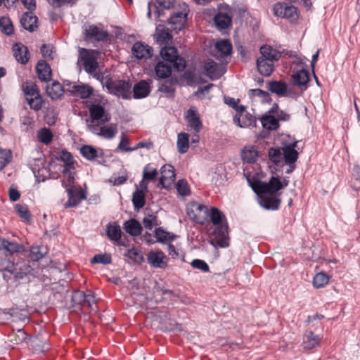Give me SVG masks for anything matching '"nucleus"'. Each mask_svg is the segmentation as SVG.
I'll list each match as a JSON object with an SVG mask.
<instances>
[{"label":"nucleus","instance_id":"41","mask_svg":"<svg viewBox=\"0 0 360 360\" xmlns=\"http://www.w3.org/2000/svg\"><path fill=\"white\" fill-rule=\"evenodd\" d=\"M257 155L258 153L255 146L245 147L241 152V157L243 160L248 163L255 162Z\"/></svg>","mask_w":360,"mask_h":360},{"label":"nucleus","instance_id":"6","mask_svg":"<svg viewBox=\"0 0 360 360\" xmlns=\"http://www.w3.org/2000/svg\"><path fill=\"white\" fill-rule=\"evenodd\" d=\"M232 17L231 8L227 5H220L214 18V25L219 30L227 29L231 26Z\"/></svg>","mask_w":360,"mask_h":360},{"label":"nucleus","instance_id":"2","mask_svg":"<svg viewBox=\"0 0 360 360\" xmlns=\"http://www.w3.org/2000/svg\"><path fill=\"white\" fill-rule=\"evenodd\" d=\"M101 82L103 86L107 89L108 93L117 97H121L123 99L131 98V84L129 81L102 77Z\"/></svg>","mask_w":360,"mask_h":360},{"label":"nucleus","instance_id":"26","mask_svg":"<svg viewBox=\"0 0 360 360\" xmlns=\"http://www.w3.org/2000/svg\"><path fill=\"white\" fill-rule=\"evenodd\" d=\"M321 338L312 331L307 330L303 336V347L305 349H311L319 346Z\"/></svg>","mask_w":360,"mask_h":360},{"label":"nucleus","instance_id":"34","mask_svg":"<svg viewBox=\"0 0 360 360\" xmlns=\"http://www.w3.org/2000/svg\"><path fill=\"white\" fill-rule=\"evenodd\" d=\"M124 229L127 233L133 236L141 235L142 231L141 224L134 219L126 221L124 224Z\"/></svg>","mask_w":360,"mask_h":360},{"label":"nucleus","instance_id":"9","mask_svg":"<svg viewBox=\"0 0 360 360\" xmlns=\"http://www.w3.org/2000/svg\"><path fill=\"white\" fill-rule=\"evenodd\" d=\"M68 200L65 204V207H75L77 206L82 200L86 198V193L81 188L74 187L67 188Z\"/></svg>","mask_w":360,"mask_h":360},{"label":"nucleus","instance_id":"20","mask_svg":"<svg viewBox=\"0 0 360 360\" xmlns=\"http://www.w3.org/2000/svg\"><path fill=\"white\" fill-rule=\"evenodd\" d=\"M13 55L16 60L22 65L26 64L29 60L28 49L21 43H17L14 45Z\"/></svg>","mask_w":360,"mask_h":360},{"label":"nucleus","instance_id":"36","mask_svg":"<svg viewBox=\"0 0 360 360\" xmlns=\"http://www.w3.org/2000/svg\"><path fill=\"white\" fill-rule=\"evenodd\" d=\"M208 215L207 223L212 221L217 227L225 226V224H222V221L225 217L217 208L212 207L209 210Z\"/></svg>","mask_w":360,"mask_h":360},{"label":"nucleus","instance_id":"63","mask_svg":"<svg viewBox=\"0 0 360 360\" xmlns=\"http://www.w3.org/2000/svg\"><path fill=\"white\" fill-rule=\"evenodd\" d=\"M43 57L47 60L53 59V47L50 44H43L41 47Z\"/></svg>","mask_w":360,"mask_h":360},{"label":"nucleus","instance_id":"13","mask_svg":"<svg viewBox=\"0 0 360 360\" xmlns=\"http://www.w3.org/2000/svg\"><path fill=\"white\" fill-rule=\"evenodd\" d=\"M131 51L136 58L147 59L152 56L153 50L148 44L138 41L133 45Z\"/></svg>","mask_w":360,"mask_h":360},{"label":"nucleus","instance_id":"33","mask_svg":"<svg viewBox=\"0 0 360 360\" xmlns=\"http://www.w3.org/2000/svg\"><path fill=\"white\" fill-rule=\"evenodd\" d=\"M153 299L156 302H162L165 299L164 296H168L169 297L173 295L172 290L165 288L164 286L160 285L158 283H156L153 288Z\"/></svg>","mask_w":360,"mask_h":360},{"label":"nucleus","instance_id":"7","mask_svg":"<svg viewBox=\"0 0 360 360\" xmlns=\"http://www.w3.org/2000/svg\"><path fill=\"white\" fill-rule=\"evenodd\" d=\"M274 15L278 17L284 18L290 22H295L298 19L297 8L286 3H277L274 6Z\"/></svg>","mask_w":360,"mask_h":360},{"label":"nucleus","instance_id":"32","mask_svg":"<svg viewBox=\"0 0 360 360\" xmlns=\"http://www.w3.org/2000/svg\"><path fill=\"white\" fill-rule=\"evenodd\" d=\"M274 63L262 57L257 59V70L261 75L264 76L270 75L274 71Z\"/></svg>","mask_w":360,"mask_h":360},{"label":"nucleus","instance_id":"12","mask_svg":"<svg viewBox=\"0 0 360 360\" xmlns=\"http://www.w3.org/2000/svg\"><path fill=\"white\" fill-rule=\"evenodd\" d=\"M167 260V256L162 251H150L147 256L148 263L153 268L165 269Z\"/></svg>","mask_w":360,"mask_h":360},{"label":"nucleus","instance_id":"61","mask_svg":"<svg viewBox=\"0 0 360 360\" xmlns=\"http://www.w3.org/2000/svg\"><path fill=\"white\" fill-rule=\"evenodd\" d=\"M0 27L2 28V31L7 35H11L13 33V27L7 18H2L0 19Z\"/></svg>","mask_w":360,"mask_h":360},{"label":"nucleus","instance_id":"23","mask_svg":"<svg viewBox=\"0 0 360 360\" xmlns=\"http://www.w3.org/2000/svg\"><path fill=\"white\" fill-rule=\"evenodd\" d=\"M260 53L262 58L267 60L274 63L278 61L281 57V53L269 45H263L260 48Z\"/></svg>","mask_w":360,"mask_h":360},{"label":"nucleus","instance_id":"11","mask_svg":"<svg viewBox=\"0 0 360 360\" xmlns=\"http://www.w3.org/2000/svg\"><path fill=\"white\" fill-rule=\"evenodd\" d=\"M258 202L261 207L268 210H278L280 207L281 200L277 195H258Z\"/></svg>","mask_w":360,"mask_h":360},{"label":"nucleus","instance_id":"22","mask_svg":"<svg viewBox=\"0 0 360 360\" xmlns=\"http://www.w3.org/2000/svg\"><path fill=\"white\" fill-rule=\"evenodd\" d=\"M85 35L89 39H94L96 41H103L108 37V33L100 30L97 26L91 25L85 29Z\"/></svg>","mask_w":360,"mask_h":360},{"label":"nucleus","instance_id":"58","mask_svg":"<svg viewBox=\"0 0 360 360\" xmlns=\"http://www.w3.org/2000/svg\"><path fill=\"white\" fill-rule=\"evenodd\" d=\"M125 255L135 262L141 263L143 260V257L141 251L137 248H133L128 250Z\"/></svg>","mask_w":360,"mask_h":360},{"label":"nucleus","instance_id":"50","mask_svg":"<svg viewBox=\"0 0 360 360\" xmlns=\"http://www.w3.org/2000/svg\"><path fill=\"white\" fill-rule=\"evenodd\" d=\"M329 276L323 273L320 272L315 275L313 279V285L316 288H323L328 283Z\"/></svg>","mask_w":360,"mask_h":360},{"label":"nucleus","instance_id":"64","mask_svg":"<svg viewBox=\"0 0 360 360\" xmlns=\"http://www.w3.org/2000/svg\"><path fill=\"white\" fill-rule=\"evenodd\" d=\"M171 39V34L165 30H160L157 34V41L160 44L167 43Z\"/></svg>","mask_w":360,"mask_h":360},{"label":"nucleus","instance_id":"42","mask_svg":"<svg viewBox=\"0 0 360 360\" xmlns=\"http://www.w3.org/2000/svg\"><path fill=\"white\" fill-rule=\"evenodd\" d=\"M60 160L65 163L63 172V174L70 172V170L72 168H74L73 165L75 163V160L70 152H68L65 150H62L60 154Z\"/></svg>","mask_w":360,"mask_h":360},{"label":"nucleus","instance_id":"19","mask_svg":"<svg viewBox=\"0 0 360 360\" xmlns=\"http://www.w3.org/2000/svg\"><path fill=\"white\" fill-rule=\"evenodd\" d=\"M150 92L149 82L146 80H141L136 83L133 88V97L135 99H140L148 96Z\"/></svg>","mask_w":360,"mask_h":360},{"label":"nucleus","instance_id":"25","mask_svg":"<svg viewBox=\"0 0 360 360\" xmlns=\"http://www.w3.org/2000/svg\"><path fill=\"white\" fill-rule=\"evenodd\" d=\"M46 93L52 100H59L64 94L63 86L57 81L46 86Z\"/></svg>","mask_w":360,"mask_h":360},{"label":"nucleus","instance_id":"44","mask_svg":"<svg viewBox=\"0 0 360 360\" xmlns=\"http://www.w3.org/2000/svg\"><path fill=\"white\" fill-rule=\"evenodd\" d=\"M22 89L26 100H27L29 97H34L40 94L37 86L32 82L27 81L24 82L22 84Z\"/></svg>","mask_w":360,"mask_h":360},{"label":"nucleus","instance_id":"45","mask_svg":"<svg viewBox=\"0 0 360 360\" xmlns=\"http://www.w3.org/2000/svg\"><path fill=\"white\" fill-rule=\"evenodd\" d=\"M155 236L157 238V241L162 243L172 241L176 237L174 234L165 231L162 227L155 229Z\"/></svg>","mask_w":360,"mask_h":360},{"label":"nucleus","instance_id":"43","mask_svg":"<svg viewBox=\"0 0 360 360\" xmlns=\"http://www.w3.org/2000/svg\"><path fill=\"white\" fill-rule=\"evenodd\" d=\"M262 127L268 130H276L279 127L278 120L271 115H265L261 118Z\"/></svg>","mask_w":360,"mask_h":360},{"label":"nucleus","instance_id":"30","mask_svg":"<svg viewBox=\"0 0 360 360\" xmlns=\"http://www.w3.org/2000/svg\"><path fill=\"white\" fill-rule=\"evenodd\" d=\"M186 118L189 127L193 129L196 133H198L201 130L202 124L195 110L190 108L187 111Z\"/></svg>","mask_w":360,"mask_h":360},{"label":"nucleus","instance_id":"1","mask_svg":"<svg viewBox=\"0 0 360 360\" xmlns=\"http://www.w3.org/2000/svg\"><path fill=\"white\" fill-rule=\"evenodd\" d=\"M160 56L163 61L158 62L155 67L158 79L169 78L172 74V68L177 71H183L186 68V60L178 54L177 49L174 46H164L160 50Z\"/></svg>","mask_w":360,"mask_h":360},{"label":"nucleus","instance_id":"16","mask_svg":"<svg viewBox=\"0 0 360 360\" xmlns=\"http://www.w3.org/2000/svg\"><path fill=\"white\" fill-rule=\"evenodd\" d=\"M70 91L74 96H79L82 99H86L93 94L94 89L85 84H74Z\"/></svg>","mask_w":360,"mask_h":360},{"label":"nucleus","instance_id":"3","mask_svg":"<svg viewBox=\"0 0 360 360\" xmlns=\"http://www.w3.org/2000/svg\"><path fill=\"white\" fill-rule=\"evenodd\" d=\"M252 190L257 194L277 195L282 189L281 181L278 176H272L268 182L257 181L252 184Z\"/></svg>","mask_w":360,"mask_h":360},{"label":"nucleus","instance_id":"49","mask_svg":"<svg viewBox=\"0 0 360 360\" xmlns=\"http://www.w3.org/2000/svg\"><path fill=\"white\" fill-rule=\"evenodd\" d=\"M117 133V124H111L109 126H104L101 127L99 131V136H102L108 139H111L115 136Z\"/></svg>","mask_w":360,"mask_h":360},{"label":"nucleus","instance_id":"39","mask_svg":"<svg viewBox=\"0 0 360 360\" xmlns=\"http://www.w3.org/2000/svg\"><path fill=\"white\" fill-rule=\"evenodd\" d=\"M106 234L110 240L117 242L122 236V231L120 226L116 223L108 224L106 229Z\"/></svg>","mask_w":360,"mask_h":360},{"label":"nucleus","instance_id":"15","mask_svg":"<svg viewBox=\"0 0 360 360\" xmlns=\"http://www.w3.org/2000/svg\"><path fill=\"white\" fill-rule=\"evenodd\" d=\"M158 81V90L163 93L167 98H174L176 81L172 78L159 79Z\"/></svg>","mask_w":360,"mask_h":360},{"label":"nucleus","instance_id":"52","mask_svg":"<svg viewBox=\"0 0 360 360\" xmlns=\"http://www.w3.org/2000/svg\"><path fill=\"white\" fill-rule=\"evenodd\" d=\"M80 153L86 159L93 160L98 157V153L95 148L91 146L85 145L80 148Z\"/></svg>","mask_w":360,"mask_h":360},{"label":"nucleus","instance_id":"55","mask_svg":"<svg viewBox=\"0 0 360 360\" xmlns=\"http://www.w3.org/2000/svg\"><path fill=\"white\" fill-rule=\"evenodd\" d=\"M91 262L92 264H108L112 262V259L109 254H98L91 258Z\"/></svg>","mask_w":360,"mask_h":360},{"label":"nucleus","instance_id":"56","mask_svg":"<svg viewBox=\"0 0 360 360\" xmlns=\"http://www.w3.org/2000/svg\"><path fill=\"white\" fill-rule=\"evenodd\" d=\"M15 210L20 218L24 220L29 221L31 219V214L27 205L17 204L15 206Z\"/></svg>","mask_w":360,"mask_h":360},{"label":"nucleus","instance_id":"40","mask_svg":"<svg viewBox=\"0 0 360 360\" xmlns=\"http://www.w3.org/2000/svg\"><path fill=\"white\" fill-rule=\"evenodd\" d=\"M143 224L146 229L151 230L155 226L161 224V221L158 220L157 213L147 212L143 219Z\"/></svg>","mask_w":360,"mask_h":360},{"label":"nucleus","instance_id":"35","mask_svg":"<svg viewBox=\"0 0 360 360\" xmlns=\"http://www.w3.org/2000/svg\"><path fill=\"white\" fill-rule=\"evenodd\" d=\"M132 203L134 210H140L144 207L146 204V193L143 189L136 187V191L132 195Z\"/></svg>","mask_w":360,"mask_h":360},{"label":"nucleus","instance_id":"60","mask_svg":"<svg viewBox=\"0 0 360 360\" xmlns=\"http://www.w3.org/2000/svg\"><path fill=\"white\" fill-rule=\"evenodd\" d=\"M282 153L280 148H271L269 150V157L271 162L278 164L281 160Z\"/></svg>","mask_w":360,"mask_h":360},{"label":"nucleus","instance_id":"4","mask_svg":"<svg viewBox=\"0 0 360 360\" xmlns=\"http://www.w3.org/2000/svg\"><path fill=\"white\" fill-rule=\"evenodd\" d=\"M98 54L99 52L96 50L86 49L80 50L78 62L82 65L87 73L91 74L98 68L97 62Z\"/></svg>","mask_w":360,"mask_h":360},{"label":"nucleus","instance_id":"28","mask_svg":"<svg viewBox=\"0 0 360 360\" xmlns=\"http://www.w3.org/2000/svg\"><path fill=\"white\" fill-rule=\"evenodd\" d=\"M161 177L160 178V183L165 187L166 181L169 184L173 181L175 179L174 168L171 165H164L161 169Z\"/></svg>","mask_w":360,"mask_h":360},{"label":"nucleus","instance_id":"18","mask_svg":"<svg viewBox=\"0 0 360 360\" xmlns=\"http://www.w3.org/2000/svg\"><path fill=\"white\" fill-rule=\"evenodd\" d=\"M36 71L39 79L43 82H49L51 79V69L50 65L44 60L38 61Z\"/></svg>","mask_w":360,"mask_h":360},{"label":"nucleus","instance_id":"5","mask_svg":"<svg viewBox=\"0 0 360 360\" xmlns=\"http://www.w3.org/2000/svg\"><path fill=\"white\" fill-rule=\"evenodd\" d=\"M187 214L191 219L201 225L207 223L209 209L207 206L197 202H191L186 208Z\"/></svg>","mask_w":360,"mask_h":360},{"label":"nucleus","instance_id":"10","mask_svg":"<svg viewBox=\"0 0 360 360\" xmlns=\"http://www.w3.org/2000/svg\"><path fill=\"white\" fill-rule=\"evenodd\" d=\"M188 8L186 4H184V8L181 11L174 12L169 19V23L172 25L174 30H181L186 23Z\"/></svg>","mask_w":360,"mask_h":360},{"label":"nucleus","instance_id":"31","mask_svg":"<svg viewBox=\"0 0 360 360\" xmlns=\"http://www.w3.org/2000/svg\"><path fill=\"white\" fill-rule=\"evenodd\" d=\"M215 51L217 52V54H215L217 58L227 56L231 53L232 45L229 41L223 39L216 44Z\"/></svg>","mask_w":360,"mask_h":360},{"label":"nucleus","instance_id":"21","mask_svg":"<svg viewBox=\"0 0 360 360\" xmlns=\"http://www.w3.org/2000/svg\"><path fill=\"white\" fill-rule=\"evenodd\" d=\"M233 121L240 127L245 128L248 127L256 126V118L248 112L244 114H240L239 116L236 115L233 117Z\"/></svg>","mask_w":360,"mask_h":360},{"label":"nucleus","instance_id":"47","mask_svg":"<svg viewBox=\"0 0 360 360\" xmlns=\"http://www.w3.org/2000/svg\"><path fill=\"white\" fill-rule=\"evenodd\" d=\"M90 117L93 121L101 120L105 115V108L99 104H91L89 107Z\"/></svg>","mask_w":360,"mask_h":360},{"label":"nucleus","instance_id":"62","mask_svg":"<svg viewBox=\"0 0 360 360\" xmlns=\"http://www.w3.org/2000/svg\"><path fill=\"white\" fill-rule=\"evenodd\" d=\"M191 264L193 268L200 269L203 272L210 271V266L204 260L195 259L191 262Z\"/></svg>","mask_w":360,"mask_h":360},{"label":"nucleus","instance_id":"24","mask_svg":"<svg viewBox=\"0 0 360 360\" xmlns=\"http://www.w3.org/2000/svg\"><path fill=\"white\" fill-rule=\"evenodd\" d=\"M215 233L216 236L214 240L218 246L221 248H226L229 246V238L226 236L228 233L227 224L217 227L215 231Z\"/></svg>","mask_w":360,"mask_h":360},{"label":"nucleus","instance_id":"54","mask_svg":"<svg viewBox=\"0 0 360 360\" xmlns=\"http://www.w3.org/2000/svg\"><path fill=\"white\" fill-rule=\"evenodd\" d=\"M12 160V152L9 149H0V169H4Z\"/></svg>","mask_w":360,"mask_h":360},{"label":"nucleus","instance_id":"59","mask_svg":"<svg viewBox=\"0 0 360 360\" xmlns=\"http://www.w3.org/2000/svg\"><path fill=\"white\" fill-rule=\"evenodd\" d=\"M116 150H121L122 152H130L134 150L133 148L129 147V140L124 134H122L120 136V141Z\"/></svg>","mask_w":360,"mask_h":360},{"label":"nucleus","instance_id":"57","mask_svg":"<svg viewBox=\"0 0 360 360\" xmlns=\"http://www.w3.org/2000/svg\"><path fill=\"white\" fill-rule=\"evenodd\" d=\"M176 190L179 195L186 196L190 194V188L188 182L185 179H180L176 185Z\"/></svg>","mask_w":360,"mask_h":360},{"label":"nucleus","instance_id":"14","mask_svg":"<svg viewBox=\"0 0 360 360\" xmlns=\"http://www.w3.org/2000/svg\"><path fill=\"white\" fill-rule=\"evenodd\" d=\"M22 249V246L15 241H11L4 238H0V252L6 257L20 252Z\"/></svg>","mask_w":360,"mask_h":360},{"label":"nucleus","instance_id":"27","mask_svg":"<svg viewBox=\"0 0 360 360\" xmlns=\"http://www.w3.org/2000/svg\"><path fill=\"white\" fill-rule=\"evenodd\" d=\"M292 79L295 85L307 89L310 80L309 72L304 69L298 70L292 75Z\"/></svg>","mask_w":360,"mask_h":360},{"label":"nucleus","instance_id":"46","mask_svg":"<svg viewBox=\"0 0 360 360\" xmlns=\"http://www.w3.org/2000/svg\"><path fill=\"white\" fill-rule=\"evenodd\" d=\"M177 148L179 153L184 154L189 148L188 135L185 132H181L177 137Z\"/></svg>","mask_w":360,"mask_h":360},{"label":"nucleus","instance_id":"48","mask_svg":"<svg viewBox=\"0 0 360 360\" xmlns=\"http://www.w3.org/2000/svg\"><path fill=\"white\" fill-rule=\"evenodd\" d=\"M53 133L51 129L46 127L41 128L37 132V138L39 141L45 144L49 145L53 141Z\"/></svg>","mask_w":360,"mask_h":360},{"label":"nucleus","instance_id":"29","mask_svg":"<svg viewBox=\"0 0 360 360\" xmlns=\"http://www.w3.org/2000/svg\"><path fill=\"white\" fill-rule=\"evenodd\" d=\"M296 143L283 148V159L286 164L293 165L298 158V152L295 149Z\"/></svg>","mask_w":360,"mask_h":360},{"label":"nucleus","instance_id":"37","mask_svg":"<svg viewBox=\"0 0 360 360\" xmlns=\"http://www.w3.org/2000/svg\"><path fill=\"white\" fill-rule=\"evenodd\" d=\"M218 68V64L212 60H207L204 65V70L207 75L212 80L218 79L221 76Z\"/></svg>","mask_w":360,"mask_h":360},{"label":"nucleus","instance_id":"38","mask_svg":"<svg viewBox=\"0 0 360 360\" xmlns=\"http://www.w3.org/2000/svg\"><path fill=\"white\" fill-rule=\"evenodd\" d=\"M268 88L270 91L279 96H283L287 92V85L282 81H272L269 82Z\"/></svg>","mask_w":360,"mask_h":360},{"label":"nucleus","instance_id":"8","mask_svg":"<svg viewBox=\"0 0 360 360\" xmlns=\"http://www.w3.org/2000/svg\"><path fill=\"white\" fill-rule=\"evenodd\" d=\"M72 302L75 305H79L93 309V305L96 304L95 297L93 294H86L81 290L75 291L72 295Z\"/></svg>","mask_w":360,"mask_h":360},{"label":"nucleus","instance_id":"17","mask_svg":"<svg viewBox=\"0 0 360 360\" xmlns=\"http://www.w3.org/2000/svg\"><path fill=\"white\" fill-rule=\"evenodd\" d=\"M37 20L31 11L25 12L20 18V24L24 29L32 32L38 27Z\"/></svg>","mask_w":360,"mask_h":360},{"label":"nucleus","instance_id":"51","mask_svg":"<svg viewBox=\"0 0 360 360\" xmlns=\"http://www.w3.org/2000/svg\"><path fill=\"white\" fill-rule=\"evenodd\" d=\"M26 101L30 108L34 111H39L43 107L44 101L40 94L34 97H29Z\"/></svg>","mask_w":360,"mask_h":360},{"label":"nucleus","instance_id":"53","mask_svg":"<svg viewBox=\"0 0 360 360\" xmlns=\"http://www.w3.org/2000/svg\"><path fill=\"white\" fill-rule=\"evenodd\" d=\"M158 174V170L155 168H153L150 164H147L143 171V180L147 181H154Z\"/></svg>","mask_w":360,"mask_h":360}]
</instances>
